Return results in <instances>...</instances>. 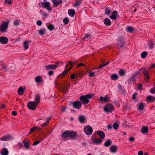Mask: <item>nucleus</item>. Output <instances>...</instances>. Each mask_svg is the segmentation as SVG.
Listing matches in <instances>:
<instances>
[{
    "label": "nucleus",
    "instance_id": "obj_50",
    "mask_svg": "<svg viewBox=\"0 0 155 155\" xmlns=\"http://www.w3.org/2000/svg\"><path fill=\"white\" fill-rule=\"evenodd\" d=\"M123 37L122 36H120L118 37V41L120 42L123 41Z\"/></svg>",
    "mask_w": 155,
    "mask_h": 155
},
{
    "label": "nucleus",
    "instance_id": "obj_26",
    "mask_svg": "<svg viewBox=\"0 0 155 155\" xmlns=\"http://www.w3.org/2000/svg\"><path fill=\"white\" fill-rule=\"evenodd\" d=\"M110 78L112 80H117L118 78V75L116 74H114L111 75Z\"/></svg>",
    "mask_w": 155,
    "mask_h": 155
},
{
    "label": "nucleus",
    "instance_id": "obj_59",
    "mask_svg": "<svg viewBox=\"0 0 155 155\" xmlns=\"http://www.w3.org/2000/svg\"><path fill=\"white\" fill-rule=\"evenodd\" d=\"M48 74L49 75L51 76L53 74V71H49Z\"/></svg>",
    "mask_w": 155,
    "mask_h": 155
},
{
    "label": "nucleus",
    "instance_id": "obj_1",
    "mask_svg": "<svg viewBox=\"0 0 155 155\" xmlns=\"http://www.w3.org/2000/svg\"><path fill=\"white\" fill-rule=\"evenodd\" d=\"M77 133L74 131L67 130L62 133L61 137L64 140L66 139L68 137H70L71 139H75Z\"/></svg>",
    "mask_w": 155,
    "mask_h": 155
},
{
    "label": "nucleus",
    "instance_id": "obj_45",
    "mask_svg": "<svg viewBox=\"0 0 155 155\" xmlns=\"http://www.w3.org/2000/svg\"><path fill=\"white\" fill-rule=\"evenodd\" d=\"M63 21L65 24H67L69 22V19L68 18H65L63 20Z\"/></svg>",
    "mask_w": 155,
    "mask_h": 155
},
{
    "label": "nucleus",
    "instance_id": "obj_36",
    "mask_svg": "<svg viewBox=\"0 0 155 155\" xmlns=\"http://www.w3.org/2000/svg\"><path fill=\"white\" fill-rule=\"evenodd\" d=\"M91 38V35L90 34H85L84 36V40H88Z\"/></svg>",
    "mask_w": 155,
    "mask_h": 155
},
{
    "label": "nucleus",
    "instance_id": "obj_39",
    "mask_svg": "<svg viewBox=\"0 0 155 155\" xmlns=\"http://www.w3.org/2000/svg\"><path fill=\"white\" fill-rule=\"evenodd\" d=\"M35 81L37 83H39L42 82V79L41 77L37 76L35 78Z\"/></svg>",
    "mask_w": 155,
    "mask_h": 155
},
{
    "label": "nucleus",
    "instance_id": "obj_13",
    "mask_svg": "<svg viewBox=\"0 0 155 155\" xmlns=\"http://www.w3.org/2000/svg\"><path fill=\"white\" fill-rule=\"evenodd\" d=\"M45 68L46 70L55 69H56V66L54 64H49L45 66Z\"/></svg>",
    "mask_w": 155,
    "mask_h": 155
},
{
    "label": "nucleus",
    "instance_id": "obj_18",
    "mask_svg": "<svg viewBox=\"0 0 155 155\" xmlns=\"http://www.w3.org/2000/svg\"><path fill=\"white\" fill-rule=\"evenodd\" d=\"M96 133L98 134L100 137L101 138L103 139L105 137V134L104 133L101 131H97Z\"/></svg>",
    "mask_w": 155,
    "mask_h": 155
},
{
    "label": "nucleus",
    "instance_id": "obj_56",
    "mask_svg": "<svg viewBox=\"0 0 155 155\" xmlns=\"http://www.w3.org/2000/svg\"><path fill=\"white\" fill-rule=\"evenodd\" d=\"M141 132L143 134L145 133V126H143L142 128Z\"/></svg>",
    "mask_w": 155,
    "mask_h": 155
},
{
    "label": "nucleus",
    "instance_id": "obj_20",
    "mask_svg": "<svg viewBox=\"0 0 155 155\" xmlns=\"http://www.w3.org/2000/svg\"><path fill=\"white\" fill-rule=\"evenodd\" d=\"M104 23L105 25L108 26H110L111 24L110 20L108 18H106L104 20Z\"/></svg>",
    "mask_w": 155,
    "mask_h": 155
},
{
    "label": "nucleus",
    "instance_id": "obj_16",
    "mask_svg": "<svg viewBox=\"0 0 155 155\" xmlns=\"http://www.w3.org/2000/svg\"><path fill=\"white\" fill-rule=\"evenodd\" d=\"M68 14L71 17H73L75 14V11L73 9H69L68 11Z\"/></svg>",
    "mask_w": 155,
    "mask_h": 155
},
{
    "label": "nucleus",
    "instance_id": "obj_9",
    "mask_svg": "<svg viewBox=\"0 0 155 155\" xmlns=\"http://www.w3.org/2000/svg\"><path fill=\"white\" fill-rule=\"evenodd\" d=\"M41 4H42V6L49 11H51L52 10V8L50 6V3L49 2H41Z\"/></svg>",
    "mask_w": 155,
    "mask_h": 155
},
{
    "label": "nucleus",
    "instance_id": "obj_34",
    "mask_svg": "<svg viewBox=\"0 0 155 155\" xmlns=\"http://www.w3.org/2000/svg\"><path fill=\"white\" fill-rule=\"evenodd\" d=\"M77 63L76 61H73L72 62L71 61H69L68 62V63L66 65V66H68L69 67H71V65H73V67H74V65H76Z\"/></svg>",
    "mask_w": 155,
    "mask_h": 155
},
{
    "label": "nucleus",
    "instance_id": "obj_43",
    "mask_svg": "<svg viewBox=\"0 0 155 155\" xmlns=\"http://www.w3.org/2000/svg\"><path fill=\"white\" fill-rule=\"evenodd\" d=\"M113 127L115 130H117L118 129L119 125L117 123H114L113 125Z\"/></svg>",
    "mask_w": 155,
    "mask_h": 155
},
{
    "label": "nucleus",
    "instance_id": "obj_30",
    "mask_svg": "<svg viewBox=\"0 0 155 155\" xmlns=\"http://www.w3.org/2000/svg\"><path fill=\"white\" fill-rule=\"evenodd\" d=\"M46 30L45 28L40 29L38 31L39 34L41 35H43L46 32Z\"/></svg>",
    "mask_w": 155,
    "mask_h": 155
},
{
    "label": "nucleus",
    "instance_id": "obj_44",
    "mask_svg": "<svg viewBox=\"0 0 155 155\" xmlns=\"http://www.w3.org/2000/svg\"><path fill=\"white\" fill-rule=\"evenodd\" d=\"M144 108L143 104L142 103H140L139 104V106L138 107V109L140 110H142Z\"/></svg>",
    "mask_w": 155,
    "mask_h": 155
},
{
    "label": "nucleus",
    "instance_id": "obj_19",
    "mask_svg": "<svg viewBox=\"0 0 155 155\" xmlns=\"http://www.w3.org/2000/svg\"><path fill=\"white\" fill-rule=\"evenodd\" d=\"M65 68H66V70H64L62 73V74L63 75H64L66 74L68 71L71 70L73 68V65H71V67H69L68 66H67L66 65L65 66Z\"/></svg>",
    "mask_w": 155,
    "mask_h": 155
},
{
    "label": "nucleus",
    "instance_id": "obj_7",
    "mask_svg": "<svg viewBox=\"0 0 155 155\" xmlns=\"http://www.w3.org/2000/svg\"><path fill=\"white\" fill-rule=\"evenodd\" d=\"M27 107L28 109L32 110L36 109L37 105L34 102H29L27 104Z\"/></svg>",
    "mask_w": 155,
    "mask_h": 155
},
{
    "label": "nucleus",
    "instance_id": "obj_12",
    "mask_svg": "<svg viewBox=\"0 0 155 155\" xmlns=\"http://www.w3.org/2000/svg\"><path fill=\"white\" fill-rule=\"evenodd\" d=\"M51 2L53 4V6L56 7L62 3V0H51Z\"/></svg>",
    "mask_w": 155,
    "mask_h": 155
},
{
    "label": "nucleus",
    "instance_id": "obj_11",
    "mask_svg": "<svg viewBox=\"0 0 155 155\" xmlns=\"http://www.w3.org/2000/svg\"><path fill=\"white\" fill-rule=\"evenodd\" d=\"M8 39L7 38L1 36L0 37V43L3 44H5L8 43Z\"/></svg>",
    "mask_w": 155,
    "mask_h": 155
},
{
    "label": "nucleus",
    "instance_id": "obj_27",
    "mask_svg": "<svg viewBox=\"0 0 155 155\" xmlns=\"http://www.w3.org/2000/svg\"><path fill=\"white\" fill-rule=\"evenodd\" d=\"M78 120L80 123H84L85 121L86 118L83 116H81L79 117Z\"/></svg>",
    "mask_w": 155,
    "mask_h": 155
},
{
    "label": "nucleus",
    "instance_id": "obj_53",
    "mask_svg": "<svg viewBox=\"0 0 155 155\" xmlns=\"http://www.w3.org/2000/svg\"><path fill=\"white\" fill-rule=\"evenodd\" d=\"M120 43H121V44L120 45H119V46L120 48H122L124 46V45L125 43V42L124 41H122V42H120Z\"/></svg>",
    "mask_w": 155,
    "mask_h": 155
},
{
    "label": "nucleus",
    "instance_id": "obj_42",
    "mask_svg": "<svg viewBox=\"0 0 155 155\" xmlns=\"http://www.w3.org/2000/svg\"><path fill=\"white\" fill-rule=\"evenodd\" d=\"M23 143L24 144V147L26 148H28L29 147V145L28 142H26L23 141Z\"/></svg>",
    "mask_w": 155,
    "mask_h": 155
},
{
    "label": "nucleus",
    "instance_id": "obj_57",
    "mask_svg": "<svg viewBox=\"0 0 155 155\" xmlns=\"http://www.w3.org/2000/svg\"><path fill=\"white\" fill-rule=\"evenodd\" d=\"M94 75V74L93 72H91L89 74V76L91 77H93Z\"/></svg>",
    "mask_w": 155,
    "mask_h": 155
},
{
    "label": "nucleus",
    "instance_id": "obj_25",
    "mask_svg": "<svg viewBox=\"0 0 155 155\" xmlns=\"http://www.w3.org/2000/svg\"><path fill=\"white\" fill-rule=\"evenodd\" d=\"M112 143V141L109 139L107 140L104 143V145L106 147H108Z\"/></svg>",
    "mask_w": 155,
    "mask_h": 155
},
{
    "label": "nucleus",
    "instance_id": "obj_31",
    "mask_svg": "<svg viewBox=\"0 0 155 155\" xmlns=\"http://www.w3.org/2000/svg\"><path fill=\"white\" fill-rule=\"evenodd\" d=\"M110 150L111 152L115 153L117 150V148L115 145H112L110 148Z\"/></svg>",
    "mask_w": 155,
    "mask_h": 155
},
{
    "label": "nucleus",
    "instance_id": "obj_5",
    "mask_svg": "<svg viewBox=\"0 0 155 155\" xmlns=\"http://www.w3.org/2000/svg\"><path fill=\"white\" fill-rule=\"evenodd\" d=\"M104 111L107 113L112 112L113 110V104L109 103L106 104L104 107Z\"/></svg>",
    "mask_w": 155,
    "mask_h": 155
},
{
    "label": "nucleus",
    "instance_id": "obj_52",
    "mask_svg": "<svg viewBox=\"0 0 155 155\" xmlns=\"http://www.w3.org/2000/svg\"><path fill=\"white\" fill-rule=\"evenodd\" d=\"M150 92L152 94L155 93V87L152 88L150 90Z\"/></svg>",
    "mask_w": 155,
    "mask_h": 155
},
{
    "label": "nucleus",
    "instance_id": "obj_6",
    "mask_svg": "<svg viewBox=\"0 0 155 155\" xmlns=\"http://www.w3.org/2000/svg\"><path fill=\"white\" fill-rule=\"evenodd\" d=\"M84 131L87 135H91L93 132L92 128L90 126H86L84 128Z\"/></svg>",
    "mask_w": 155,
    "mask_h": 155
},
{
    "label": "nucleus",
    "instance_id": "obj_15",
    "mask_svg": "<svg viewBox=\"0 0 155 155\" xmlns=\"http://www.w3.org/2000/svg\"><path fill=\"white\" fill-rule=\"evenodd\" d=\"M146 101L149 103H151L152 102H154L155 101V97L153 96H148L147 97Z\"/></svg>",
    "mask_w": 155,
    "mask_h": 155
},
{
    "label": "nucleus",
    "instance_id": "obj_46",
    "mask_svg": "<svg viewBox=\"0 0 155 155\" xmlns=\"http://www.w3.org/2000/svg\"><path fill=\"white\" fill-rule=\"evenodd\" d=\"M148 44H149V47L148 48H152L153 47V43H152V42L149 41V42H148Z\"/></svg>",
    "mask_w": 155,
    "mask_h": 155
},
{
    "label": "nucleus",
    "instance_id": "obj_60",
    "mask_svg": "<svg viewBox=\"0 0 155 155\" xmlns=\"http://www.w3.org/2000/svg\"><path fill=\"white\" fill-rule=\"evenodd\" d=\"M51 118V117H48L46 118V121L45 122H46V124H48L49 122V121L50 120Z\"/></svg>",
    "mask_w": 155,
    "mask_h": 155
},
{
    "label": "nucleus",
    "instance_id": "obj_64",
    "mask_svg": "<svg viewBox=\"0 0 155 155\" xmlns=\"http://www.w3.org/2000/svg\"><path fill=\"white\" fill-rule=\"evenodd\" d=\"M143 152L142 151H139L138 153V155H143Z\"/></svg>",
    "mask_w": 155,
    "mask_h": 155
},
{
    "label": "nucleus",
    "instance_id": "obj_38",
    "mask_svg": "<svg viewBox=\"0 0 155 155\" xmlns=\"http://www.w3.org/2000/svg\"><path fill=\"white\" fill-rule=\"evenodd\" d=\"M38 130H40V129L39 128H38V127L37 126L34 127L32 128L30 130V133H32V132Z\"/></svg>",
    "mask_w": 155,
    "mask_h": 155
},
{
    "label": "nucleus",
    "instance_id": "obj_17",
    "mask_svg": "<svg viewBox=\"0 0 155 155\" xmlns=\"http://www.w3.org/2000/svg\"><path fill=\"white\" fill-rule=\"evenodd\" d=\"M0 153L2 155H8V151L7 149L4 148L2 149Z\"/></svg>",
    "mask_w": 155,
    "mask_h": 155
},
{
    "label": "nucleus",
    "instance_id": "obj_58",
    "mask_svg": "<svg viewBox=\"0 0 155 155\" xmlns=\"http://www.w3.org/2000/svg\"><path fill=\"white\" fill-rule=\"evenodd\" d=\"M40 141H36L33 144V146H35L37 145V144H38L40 142Z\"/></svg>",
    "mask_w": 155,
    "mask_h": 155
},
{
    "label": "nucleus",
    "instance_id": "obj_62",
    "mask_svg": "<svg viewBox=\"0 0 155 155\" xmlns=\"http://www.w3.org/2000/svg\"><path fill=\"white\" fill-rule=\"evenodd\" d=\"M12 114L13 116H15L17 114V112L15 111H13L12 112Z\"/></svg>",
    "mask_w": 155,
    "mask_h": 155
},
{
    "label": "nucleus",
    "instance_id": "obj_54",
    "mask_svg": "<svg viewBox=\"0 0 155 155\" xmlns=\"http://www.w3.org/2000/svg\"><path fill=\"white\" fill-rule=\"evenodd\" d=\"M47 124H46V122H45V123H43L42 124H41L40 126V127H41V128H43L46 126Z\"/></svg>",
    "mask_w": 155,
    "mask_h": 155
},
{
    "label": "nucleus",
    "instance_id": "obj_47",
    "mask_svg": "<svg viewBox=\"0 0 155 155\" xmlns=\"http://www.w3.org/2000/svg\"><path fill=\"white\" fill-rule=\"evenodd\" d=\"M81 4L80 1H76V2L74 4V6L78 7V5H79Z\"/></svg>",
    "mask_w": 155,
    "mask_h": 155
},
{
    "label": "nucleus",
    "instance_id": "obj_4",
    "mask_svg": "<svg viewBox=\"0 0 155 155\" xmlns=\"http://www.w3.org/2000/svg\"><path fill=\"white\" fill-rule=\"evenodd\" d=\"M82 104L80 101H72L71 102V105L72 106L73 108L77 110H79L81 109Z\"/></svg>",
    "mask_w": 155,
    "mask_h": 155
},
{
    "label": "nucleus",
    "instance_id": "obj_24",
    "mask_svg": "<svg viewBox=\"0 0 155 155\" xmlns=\"http://www.w3.org/2000/svg\"><path fill=\"white\" fill-rule=\"evenodd\" d=\"M127 31L130 33H132L134 30V28L133 27L131 26H127L126 28Z\"/></svg>",
    "mask_w": 155,
    "mask_h": 155
},
{
    "label": "nucleus",
    "instance_id": "obj_10",
    "mask_svg": "<svg viewBox=\"0 0 155 155\" xmlns=\"http://www.w3.org/2000/svg\"><path fill=\"white\" fill-rule=\"evenodd\" d=\"M118 13L116 11H114L112 12V15L109 16V18L111 19L116 20L117 19V17Z\"/></svg>",
    "mask_w": 155,
    "mask_h": 155
},
{
    "label": "nucleus",
    "instance_id": "obj_55",
    "mask_svg": "<svg viewBox=\"0 0 155 155\" xmlns=\"http://www.w3.org/2000/svg\"><path fill=\"white\" fill-rule=\"evenodd\" d=\"M42 24V22L40 20H38L37 21V24L38 26L41 25Z\"/></svg>",
    "mask_w": 155,
    "mask_h": 155
},
{
    "label": "nucleus",
    "instance_id": "obj_14",
    "mask_svg": "<svg viewBox=\"0 0 155 155\" xmlns=\"http://www.w3.org/2000/svg\"><path fill=\"white\" fill-rule=\"evenodd\" d=\"M11 137L9 135H5L3 136L0 138V140L1 141H7L10 140Z\"/></svg>",
    "mask_w": 155,
    "mask_h": 155
},
{
    "label": "nucleus",
    "instance_id": "obj_63",
    "mask_svg": "<svg viewBox=\"0 0 155 155\" xmlns=\"http://www.w3.org/2000/svg\"><path fill=\"white\" fill-rule=\"evenodd\" d=\"M137 95V93H135L132 96V97L134 99H135L136 98L135 96H136Z\"/></svg>",
    "mask_w": 155,
    "mask_h": 155
},
{
    "label": "nucleus",
    "instance_id": "obj_2",
    "mask_svg": "<svg viewBox=\"0 0 155 155\" xmlns=\"http://www.w3.org/2000/svg\"><path fill=\"white\" fill-rule=\"evenodd\" d=\"M94 96L93 94H87L81 96L79 99V100L83 104H88L90 101L89 99H91L92 97Z\"/></svg>",
    "mask_w": 155,
    "mask_h": 155
},
{
    "label": "nucleus",
    "instance_id": "obj_51",
    "mask_svg": "<svg viewBox=\"0 0 155 155\" xmlns=\"http://www.w3.org/2000/svg\"><path fill=\"white\" fill-rule=\"evenodd\" d=\"M70 78L71 79H73L75 78H76V75L75 74H73L71 75L70 76Z\"/></svg>",
    "mask_w": 155,
    "mask_h": 155
},
{
    "label": "nucleus",
    "instance_id": "obj_33",
    "mask_svg": "<svg viewBox=\"0 0 155 155\" xmlns=\"http://www.w3.org/2000/svg\"><path fill=\"white\" fill-rule=\"evenodd\" d=\"M92 141L95 144H97L100 143L102 141V140L101 139H92Z\"/></svg>",
    "mask_w": 155,
    "mask_h": 155
},
{
    "label": "nucleus",
    "instance_id": "obj_37",
    "mask_svg": "<svg viewBox=\"0 0 155 155\" xmlns=\"http://www.w3.org/2000/svg\"><path fill=\"white\" fill-rule=\"evenodd\" d=\"M118 88L119 91H121L122 93L124 92V87L121 86L120 84H118Z\"/></svg>",
    "mask_w": 155,
    "mask_h": 155
},
{
    "label": "nucleus",
    "instance_id": "obj_35",
    "mask_svg": "<svg viewBox=\"0 0 155 155\" xmlns=\"http://www.w3.org/2000/svg\"><path fill=\"white\" fill-rule=\"evenodd\" d=\"M108 98L107 96V95L104 97L101 96L100 97L99 100L100 101H103L104 102H106L108 101Z\"/></svg>",
    "mask_w": 155,
    "mask_h": 155
},
{
    "label": "nucleus",
    "instance_id": "obj_49",
    "mask_svg": "<svg viewBox=\"0 0 155 155\" xmlns=\"http://www.w3.org/2000/svg\"><path fill=\"white\" fill-rule=\"evenodd\" d=\"M141 56L142 58H145V51H144L141 54Z\"/></svg>",
    "mask_w": 155,
    "mask_h": 155
},
{
    "label": "nucleus",
    "instance_id": "obj_3",
    "mask_svg": "<svg viewBox=\"0 0 155 155\" xmlns=\"http://www.w3.org/2000/svg\"><path fill=\"white\" fill-rule=\"evenodd\" d=\"M143 73L144 75L145 76V68H142L139 71L136 72L134 73L132 76L129 78V80L130 81H135L137 76L139 74Z\"/></svg>",
    "mask_w": 155,
    "mask_h": 155
},
{
    "label": "nucleus",
    "instance_id": "obj_28",
    "mask_svg": "<svg viewBox=\"0 0 155 155\" xmlns=\"http://www.w3.org/2000/svg\"><path fill=\"white\" fill-rule=\"evenodd\" d=\"M111 9L109 7H107L105 9V14L107 15H110L111 13Z\"/></svg>",
    "mask_w": 155,
    "mask_h": 155
},
{
    "label": "nucleus",
    "instance_id": "obj_21",
    "mask_svg": "<svg viewBox=\"0 0 155 155\" xmlns=\"http://www.w3.org/2000/svg\"><path fill=\"white\" fill-rule=\"evenodd\" d=\"M40 101V95L39 94H37L36 96V98L35 100V103L37 105L39 103Z\"/></svg>",
    "mask_w": 155,
    "mask_h": 155
},
{
    "label": "nucleus",
    "instance_id": "obj_40",
    "mask_svg": "<svg viewBox=\"0 0 155 155\" xmlns=\"http://www.w3.org/2000/svg\"><path fill=\"white\" fill-rule=\"evenodd\" d=\"M69 89V88L67 87H63L62 88V91L66 94L68 92Z\"/></svg>",
    "mask_w": 155,
    "mask_h": 155
},
{
    "label": "nucleus",
    "instance_id": "obj_32",
    "mask_svg": "<svg viewBox=\"0 0 155 155\" xmlns=\"http://www.w3.org/2000/svg\"><path fill=\"white\" fill-rule=\"evenodd\" d=\"M20 21L17 19H15L13 21V24L15 26H18L20 25Z\"/></svg>",
    "mask_w": 155,
    "mask_h": 155
},
{
    "label": "nucleus",
    "instance_id": "obj_41",
    "mask_svg": "<svg viewBox=\"0 0 155 155\" xmlns=\"http://www.w3.org/2000/svg\"><path fill=\"white\" fill-rule=\"evenodd\" d=\"M28 44L27 41H25L24 42V48L26 49H27L28 48Z\"/></svg>",
    "mask_w": 155,
    "mask_h": 155
},
{
    "label": "nucleus",
    "instance_id": "obj_23",
    "mask_svg": "<svg viewBox=\"0 0 155 155\" xmlns=\"http://www.w3.org/2000/svg\"><path fill=\"white\" fill-rule=\"evenodd\" d=\"M46 26L48 29L50 31L53 30L54 28V27L53 25L49 23L46 24Z\"/></svg>",
    "mask_w": 155,
    "mask_h": 155
},
{
    "label": "nucleus",
    "instance_id": "obj_48",
    "mask_svg": "<svg viewBox=\"0 0 155 155\" xmlns=\"http://www.w3.org/2000/svg\"><path fill=\"white\" fill-rule=\"evenodd\" d=\"M146 82L148 81V80H149L150 77L148 74V72L146 71Z\"/></svg>",
    "mask_w": 155,
    "mask_h": 155
},
{
    "label": "nucleus",
    "instance_id": "obj_29",
    "mask_svg": "<svg viewBox=\"0 0 155 155\" xmlns=\"http://www.w3.org/2000/svg\"><path fill=\"white\" fill-rule=\"evenodd\" d=\"M118 73L121 76H125L126 74L125 70L124 69H120L119 70Z\"/></svg>",
    "mask_w": 155,
    "mask_h": 155
},
{
    "label": "nucleus",
    "instance_id": "obj_61",
    "mask_svg": "<svg viewBox=\"0 0 155 155\" xmlns=\"http://www.w3.org/2000/svg\"><path fill=\"white\" fill-rule=\"evenodd\" d=\"M5 2L7 3L8 4H10L12 3V2L10 0H5Z\"/></svg>",
    "mask_w": 155,
    "mask_h": 155
},
{
    "label": "nucleus",
    "instance_id": "obj_8",
    "mask_svg": "<svg viewBox=\"0 0 155 155\" xmlns=\"http://www.w3.org/2000/svg\"><path fill=\"white\" fill-rule=\"evenodd\" d=\"M8 22H4L1 25L0 31L2 32H5L8 28Z\"/></svg>",
    "mask_w": 155,
    "mask_h": 155
},
{
    "label": "nucleus",
    "instance_id": "obj_22",
    "mask_svg": "<svg viewBox=\"0 0 155 155\" xmlns=\"http://www.w3.org/2000/svg\"><path fill=\"white\" fill-rule=\"evenodd\" d=\"M18 92L20 95H23L24 92V90L23 87H19L18 90Z\"/></svg>",
    "mask_w": 155,
    "mask_h": 155
}]
</instances>
